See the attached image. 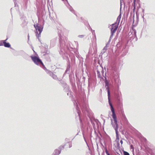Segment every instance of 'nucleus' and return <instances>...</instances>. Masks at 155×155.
Segmentation results:
<instances>
[{
    "label": "nucleus",
    "instance_id": "f257e3e1",
    "mask_svg": "<svg viewBox=\"0 0 155 155\" xmlns=\"http://www.w3.org/2000/svg\"><path fill=\"white\" fill-rule=\"evenodd\" d=\"M73 103L74 106L75 107L81 123V128L82 132L84 138L86 143H87L84 137V134L86 131L88 130V129L87 127H84V125L83 123V120L85 121V116H82L81 111L79 109L78 104L81 108L84 115H85L86 116V115H87V117L90 119L93 127L95 126L94 122H97V120H96L93 117H91V115H92V114L90 113L88 108L87 104L84 99H81L80 101H76V100H75L74 101Z\"/></svg>",
    "mask_w": 155,
    "mask_h": 155
},
{
    "label": "nucleus",
    "instance_id": "f03ea898",
    "mask_svg": "<svg viewBox=\"0 0 155 155\" xmlns=\"http://www.w3.org/2000/svg\"><path fill=\"white\" fill-rule=\"evenodd\" d=\"M114 83L116 87L113 91L114 97L115 100V106L118 112L122 115L125 120L127 118L124 114L121 98L120 96L121 92L119 91V86L121 84L120 81L118 78L114 79Z\"/></svg>",
    "mask_w": 155,
    "mask_h": 155
},
{
    "label": "nucleus",
    "instance_id": "7ed1b4c3",
    "mask_svg": "<svg viewBox=\"0 0 155 155\" xmlns=\"http://www.w3.org/2000/svg\"><path fill=\"white\" fill-rule=\"evenodd\" d=\"M59 42L60 45V54L63 55H65L68 57L67 51H73L76 54H77V50L75 49V47L71 42L66 43L63 41V39L61 35H59Z\"/></svg>",
    "mask_w": 155,
    "mask_h": 155
},
{
    "label": "nucleus",
    "instance_id": "20e7f679",
    "mask_svg": "<svg viewBox=\"0 0 155 155\" xmlns=\"http://www.w3.org/2000/svg\"><path fill=\"white\" fill-rule=\"evenodd\" d=\"M111 112L112 113L111 116L114 121V123H113L112 119H111V124H112L113 127L114 128L116 134V139L115 141L117 142H119V134L118 131V125L117 124V117L115 110H114L113 107H111Z\"/></svg>",
    "mask_w": 155,
    "mask_h": 155
},
{
    "label": "nucleus",
    "instance_id": "39448f33",
    "mask_svg": "<svg viewBox=\"0 0 155 155\" xmlns=\"http://www.w3.org/2000/svg\"><path fill=\"white\" fill-rule=\"evenodd\" d=\"M105 87L106 88V90H107V92L108 94V103L110 107V109L111 110V107H113V108L114 110V107L112 104L111 101L110 100V90H111V88L112 87V86L111 84L110 83L109 81L107 80H106L105 81Z\"/></svg>",
    "mask_w": 155,
    "mask_h": 155
},
{
    "label": "nucleus",
    "instance_id": "423d86ee",
    "mask_svg": "<svg viewBox=\"0 0 155 155\" xmlns=\"http://www.w3.org/2000/svg\"><path fill=\"white\" fill-rule=\"evenodd\" d=\"M32 60L36 64L39 65L44 70L46 69V68L44 65L41 60L38 57L35 56H31V57Z\"/></svg>",
    "mask_w": 155,
    "mask_h": 155
},
{
    "label": "nucleus",
    "instance_id": "0eeeda50",
    "mask_svg": "<svg viewBox=\"0 0 155 155\" xmlns=\"http://www.w3.org/2000/svg\"><path fill=\"white\" fill-rule=\"evenodd\" d=\"M34 26L36 30V31L35 32L36 36L38 39V40L41 42L39 38L41 37V33L43 28V25H39L38 24H37L36 25L35 24Z\"/></svg>",
    "mask_w": 155,
    "mask_h": 155
},
{
    "label": "nucleus",
    "instance_id": "6e6552de",
    "mask_svg": "<svg viewBox=\"0 0 155 155\" xmlns=\"http://www.w3.org/2000/svg\"><path fill=\"white\" fill-rule=\"evenodd\" d=\"M60 82V84L64 88V90L66 92H70V94H71V92L70 91L69 87L68 84L63 81L61 80H58Z\"/></svg>",
    "mask_w": 155,
    "mask_h": 155
},
{
    "label": "nucleus",
    "instance_id": "1a4fd4ad",
    "mask_svg": "<svg viewBox=\"0 0 155 155\" xmlns=\"http://www.w3.org/2000/svg\"><path fill=\"white\" fill-rule=\"evenodd\" d=\"M119 24V22H118V23L116 22L111 25V33L113 34H114L118 27Z\"/></svg>",
    "mask_w": 155,
    "mask_h": 155
},
{
    "label": "nucleus",
    "instance_id": "9d476101",
    "mask_svg": "<svg viewBox=\"0 0 155 155\" xmlns=\"http://www.w3.org/2000/svg\"><path fill=\"white\" fill-rule=\"evenodd\" d=\"M65 144L60 146L58 149H55L54 151L53 155H59L61 153V150L64 147Z\"/></svg>",
    "mask_w": 155,
    "mask_h": 155
},
{
    "label": "nucleus",
    "instance_id": "9b49d317",
    "mask_svg": "<svg viewBox=\"0 0 155 155\" xmlns=\"http://www.w3.org/2000/svg\"><path fill=\"white\" fill-rule=\"evenodd\" d=\"M137 0H133V6L134 7L133 8V12L132 13V12H131L130 13V18L131 19L132 18V15H133V16L132 17V19L133 20V23L134 22V11L136 8V2Z\"/></svg>",
    "mask_w": 155,
    "mask_h": 155
},
{
    "label": "nucleus",
    "instance_id": "f8f14e48",
    "mask_svg": "<svg viewBox=\"0 0 155 155\" xmlns=\"http://www.w3.org/2000/svg\"><path fill=\"white\" fill-rule=\"evenodd\" d=\"M44 70L50 76H51L52 78L55 80H56L58 78L57 76L53 74L51 71L48 70L46 68Z\"/></svg>",
    "mask_w": 155,
    "mask_h": 155
},
{
    "label": "nucleus",
    "instance_id": "ddd939ff",
    "mask_svg": "<svg viewBox=\"0 0 155 155\" xmlns=\"http://www.w3.org/2000/svg\"><path fill=\"white\" fill-rule=\"evenodd\" d=\"M67 58H68V63L67 69L65 72L64 73V74L63 75L64 76L65 74L66 73L69 74V71H70V67H71L70 62L69 61V58H68V57Z\"/></svg>",
    "mask_w": 155,
    "mask_h": 155
},
{
    "label": "nucleus",
    "instance_id": "4468645a",
    "mask_svg": "<svg viewBox=\"0 0 155 155\" xmlns=\"http://www.w3.org/2000/svg\"><path fill=\"white\" fill-rule=\"evenodd\" d=\"M68 8L70 11H71L72 13L75 14V11L73 8L70 5L68 2H67V4H66L65 5Z\"/></svg>",
    "mask_w": 155,
    "mask_h": 155
},
{
    "label": "nucleus",
    "instance_id": "2eb2a0df",
    "mask_svg": "<svg viewBox=\"0 0 155 155\" xmlns=\"http://www.w3.org/2000/svg\"><path fill=\"white\" fill-rule=\"evenodd\" d=\"M69 80L70 83L71 84V85H72V86H74L75 85V80L74 79V78H71V77L70 75H69Z\"/></svg>",
    "mask_w": 155,
    "mask_h": 155
},
{
    "label": "nucleus",
    "instance_id": "dca6fc26",
    "mask_svg": "<svg viewBox=\"0 0 155 155\" xmlns=\"http://www.w3.org/2000/svg\"><path fill=\"white\" fill-rule=\"evenodd\" d=\"M57 38H55L52 39L51 41V44L52 45V46H54V44H55L56 41H57Z\"/></svg>",
    "mask_w": 155,
    "mask_h": 155
},
{
    "label": "nucleus",
    "instance_id": "f3484780",
    "mask_svg": "<svg viewBox=\"0 0 155 155\" xmlns=\"http://www.w3.org/2000/svg\"><path fill=\"white\" fill-rule=\"evenodd\" d=\"M8 38H7L6 39L3 40H0V46H3L4 45V44L5 43V41H6L7 40H8Z\"/></svg>",
    "mask_w": 155,
    "mask_h": 155
},
{
    "label": "nucleus",
    "instance_id": "a211bd4d",
    "mask_svg": "<svg viewBox=\"0 0 155 155\" xmlns=\"http://www.w3.org/2000/svg\"><path fill=\"white\" fill-rule=\"evenodd\" d=\"M5 47L7 48H10L11 47V45L9 43H7L6 41H5L4 45Z\"/></svg>",
    "mask_w": 155,
    "mask_h": 155
},
{
    "label": "nucleus",
    "instance_id": "6ab92c4d",
    "mask_svg": "<svg viewBox=\"0 0 155 155\" xmlns=\"http://www.w3.org/2000/svg\"><path fill=\"white\" fill-rule=\"evenodd\" d=\"M109 47L107 45H106V46L104 47L103 49V52H101V53L102 54H104L106 51L107 49V47Z\"/></svg>",
    "mask_w": 155,
    "mask_h": 155
},
{
    "label": "nucleus",
    "instance_id": "aec40b11",
    "mask_svg": "<svg viewBox=\"0 0 155 155\" xmlns=\"http://www.w3.org/2000/svg\"><path fill=\"white\" fill-rule=\"evenodd\" d=\"M86 23L87 25L88 26V29H90L92 30V33L93 34L94 33H95V31L94 30H92L91 27H90V25H89L88 22L87 21H86Z\"/></svg>",
    "mask_w": 155,
    "mask_h": 155
},
{
    "label": "nucleus",
    "instance_id": "412c9836",
    "mask_svg": "<svg viewBox=\"0 0 155 155\" xmlns=\"http://www.w3.org/2000/svg\"><path fill=\"white\" fill-rule=\"evenodd\" d=\"M133 33L134 34H133V35H134V38H136V40L137 41V35H136V30H135L134 29H133Z\"/></svg>",
    "mask_w": 155,
    "mask_h": 155
},
{
    "label": "nucleus",
    "instance_id": "4be33fe9",
    "mask_svg": "<svg viewBox=\"0 0 155 155\" xmlns=\"http://www.w3.org/2000/svg\"><path fill=\"white\" fill-rule=\"evenodd\" d=\"M97 74L98 78H101H101H103L101 76L100 71L98 70L97 71Z\"/></svg>",
    "mask_w": 155,
    "mask_h": 155
},
{
    "label": "nucleus",
    "instance_id": "5701e85b",
    "mask_svg": "<svg viewBox=\"0 0 155 155\" xmlns=\"http://www.w3.org/2000/svg\"><path fill=\"white\" fill-rule=\"evenodd\" d=\"M123 154L124 155H130L128 152L124 151H123Z\"/></svg>",
    "mask_w": 155,
    "mask_h": 155
},
{
    "label": "nucleus",
    "instance_id": "b1692460",
    "mask_svg": "<svg viewBox=\"0 0 155 155\" xmlns=\"http://www.w3.org/2000/svg\"><path fill=\"white\" fill-rule=\"evenodd\" d=\"M105 152L107 155H110L108 151L107 150V149L106 148L105 149Z\"/></svg>",
    "mask_w": 155,
    "mask_h": 155
},
{
    "label": "nucleus",
    "instance_id": "393cba45",
    "mask_svg": "<svg viewBox=\"0 0 155 155\" xmlns=\"http://www.w3.org/2000/svg\"><path fill=\"white\" fill-rule=\"evenodd\" d=\"M105 152L107 155H110L108 151L107 150V149L106 148L105 149Z\"/></svg>",
    "mask_w": 155,
    "mask_h": 155
},
{
    "label": "nucleus",
    "instance_id": "a878e982",
    "mask_svg": "<svg viewBox=\"0 0 155 155\" xmlns=\"http://www.w3.org/2000/svg\"><path fill=\"white\" fill-rule=\"evenodd\" d=\"M84 36V35H79L78 37L80 38H83Z\"/></svg>",
    "mask_w": 155,
    "mask_h": 155
},
{
    "label": "nucleus",
    "instance_id": "bb28decb",
    "mask_svg": "<svg viewBox=\"0 0 155 155\" xmlns=\"http://www.w3.org/2000/svg\"><path fill=\"white\" fill-rule=\"evenodd\" d=\"M62 1L64 2L65 5L67 4V2H68V0H61Z\"/></svg>",
    "mask_w": 155,
    "mask_h": 155
},
{
    "label": "nucleus",
    "instance_id": "cd10ccee",
    "mask_svg": "<svg viewBox=\"0 0 155 155\" xmlns=\"http://www.w3.org/2000/svg\"><path fill=\"white\" fill-rule=\"evenodd\" d=\"M11 15H12V19L11 20V23L12 24H13V16L12 13H11Z\"/></svg>",
    "mask_w": 155,
    "mask_h": 155
},
{
    "label": "nucleus",
    "instance_id": "c85d7f7f",
    "mask_svg": "<svg viewBox=\"0 0 155 155\" xmlns=\"http://www.w3.org/2000/svg\"><path fill=\"white\" fill-rule=\"evenodd\" d=\"M114 34H112V33H111V35H110V36L109 38V39H110V40H111V39L112 38L113 36V35H114Z\"/></svg>",
    "mask_w": 155,
    "mask_h": 155
},
{
    "label": "nucleus",
    "instance_id": "c756f323",
    "mask_svg": "<svg viewBox=\"0 0 155 155\" xmlns=\"http://www.w3.org/2000/svg\"><path fill=\"white\" fill-rule=\"evenodd\" d=\"M110 41H111V40H110V39H109L107 43L106 44V45H107L109 46V44L110 43Z\"/></svg>",
    "mask_w": 155,
    "mask_h": 155
},
{
    "label": "nucleus",
    "instance_id": "7c9ffc66",
    "mask_svg": "<svg viewBox=\"0 0 155 155\" xmlns=\"http://www.w3.org/2000/svg\"><path fill=\"white\" fill-rule=\"evenodd\" d=\"M68 143H70V142H68ZM72 145L71 143H69V147L71 148L72 147Z\"/></svg>",
    "mask_w": 155,
    "mask_h": 155
},
{
    "label": "nucleus",
    "instance_id": "2f4dec72",
    "mask_svg": "<svg viewBox=\"0 0 155 155\" xmlns=\"http://www.w3.org/2000/svg\"><path fill=\"white\" fill-rule=\"evenodd\" d=\"M119 145H120V144L119 143V142H117V147L119 148V147H120Z\"/></svg>",
    "mask_w": 155,
    "mask_h": 155
},
{
    "label": "nucleus",
    "instance_id": "473e14b6",
    "mask_svg": "<svg viewBox=\"0 0 155 155\" xmlns=\"http://www.w3.org/2000/svg\"><path fill=\"white\" fill-rule=\"evenodd\" d=\"M119 17H120L119 20V21H118V22H120V18H121V16H120V15L118 16V18H117V20H118V18H119Z\"/></svg>",
    "mask_w": 155,
    "mask_h": 155
},
{
    "label": "nucleus",
    "instance_id": "72a5a7b5",
    "mask_svg": "<svg viewBox=\"0 0 155 155\" xmlns=\"http://www.w3.org/2000/svg\"><path fill=\"white\" fill-rule=\"evenodd\" d=\"M120 9H121V0H120Z\"/></svg>",
    "mask_w": 155,
    "mask_h": 155
},
{
    "label": "nucleus",
    "instance_id": "f704fd0d",
    "mask_svg": "<svg viewBox=\"0 0 155 155\" xmlns=\"http://www.w3.org/2000/svg\"><path fill=\"white\" fill-rule=\"evenodd\" d=\"M120 142L121 143V144H123V142L122 140H120Z\"/></svg>",
    "mask_w": 155,
    "mask_h": 155
},
{
    "label": "nucleus",
    "instance_id": "c9c22d12",
    "mask_svg": "<svg viewBox=\"0 0 155 155\" xmlns=\"http://www.w3.org/2000/svg\"><path fill=\"white\" fill-rule=\"evenodd\" d=\"M12 8L10 10V11L11 12V13H12Z\"/></svg>",
    "mask_w": 155,
    "mask_h": 155
},
{
    "label": "nucleus",
    "instance_id": "e433bc0d",
    "mask_svg": "<svg viewBox=\"0 0 155 155\" xmlns=\"http://www.w3.org/2000/svg\"><path fill=\"white\" fill-rule=\"evenodd\" d=\"M144 9H142V12L143 13L144 12Z\"/></svg>",
    "mask_w": 155,
    "mask_h": 155
},
{
    "label": "nucleus",
    "instance_id": "4c0bfd02",
    "mask_svg": "<svg viewBox=\"0 0 155 155\" xmlns=\"http://www.w3.org/2000/svg\"><path fill=\"white\" fill-rule=\"evenodd\" d=\"M74 43H75V44H78V42H77L74 41Z\"/></svg>",
    "mask_w": 155,
    "mask_h": 155
},
{
    "label": "nucleus",
    "instance_id": "58836bf2",
    "mask_svg": "<svg viewBox=\"0 0 155 155\" xmlns=\"http://www.w3.org/2000/svg\"><path fill=\"white\" fill-rule=\"evenodd\" d=\"M142 18H143V21H144V15H143V16H142Z\"/></svg>",
    "mask_w": 155,
    "mask_h": 155
},
{
    "label": "nucleus",
    "instance_id": "ea45409f",
    "mask_svg": "<svg viewBox=\"0 0 155 155\" xmlns=\"http://www.w3.org/2000/svg\"><path fill=\"white\" fill-rule=\"evenodd\" d=\"M138 16H137V18H138Z\"/></svg>",
    "mask_w": 155,
    "mask_h": 155
},
{
    "label": "nucleus",
    "instance_id": "a19ab883",
    "mask_svg": "<svg viewBox=\"0 0 155 155\" xmlns=\"http://www.w3.org/2000/svg\"><path fill=\"white\" fill-rule=\"evenodd\" d=\"M139 7H140V4H139Z\"/></svg>",
    "mask_w": 155,
    "mask_h": 155
},
{
    "label": "nucleus",
    "instance_id": "79ce46f5",
    "mask_svg": "<svg viewBox=\"0 0 155 155\" xmlns=\"http://www.w3.org/2000/svg\"><path fill=\"white\" fill-rule=\"evenodd\" d=\"M28 39H29V35H28Z\"/></svg>",
    "mask_w": 155,
    "mask_h": 155
},
{
    "label": "nucleus",
    "instance_id": "37998d69",
    "mask_svg": "<svg viewBox=\"0 0 155 155\" xmlns=\"http://www.w3.org/2000/svg\"><path fill=\"white\" fill-rule=\"evenodd\" d=\"M67 95H68H68H69V93H67Z\"/></svg>",
    "mask_w": 155,
    "mask_h": 155
},
{
    "label": "nucleus",
    "instance_id": "c03bdc74",
    "mask_svg": "<svg viewBox=\"0 0 155 155\" xmlns=\"http://www.w3.org/2000/svg\"><path fill=\"white\" fill-rule=\"evenodd\" d=\"M44 20L43 21V25H44Z\"/></svg>",
    "mask_w": 155,
    "mask_h": 155
},
{
    "label": "nucleus",
    "instance_id": "a18cd8bd",
    "mask_svg": "<svg viewBox=\"0 0 155 155\" xmlns=\"http://www.w3.org/2000/svg\"><path fill=\"white\" fill-rule=\"evenodd\" d=\"M46 53H47V54H48L49 52H47Z\"/></svg>",
    "mask_w": 155,
    "mask_h": 155
},
{
    "label": "nucleus",
    "instance_id": "49530a36",
    "mask_svg": "<svg viewBox=\"0 0 155 155\" xmlns=\"http://www.w3.org/2000/svg\"><path fill=\"white\" fill-rule=\"evenodd\" d=\"M24 21H25V22H26L25 21V19H24Z\"/></svg>",
    "mask_w": 155,
    "mask_h": 155
},
{
    "label": "nucleus",
    "instance_id": "de8ad7c7",
    "mask_svg": "<svg viewBox=\"0 0 155 155\" xmlns=\"http://www.w3.org/2000/svg\"><path fill=\"white\" fill-rule=\"evenodd\" d=\"M78 134V133L76 135H77Z\"/></svg>",
    "mask_w": 155,
    "mask_h": 155
}]
</instances>
